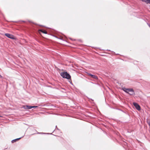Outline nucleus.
<instances>
[{"instance_id": "nucleus-5", "label": "nucleus", "mask_w": 150, "mask_h": 150, "mask_svg": "<svg viewBox=\"0 0 150 150\" xmlns=\"http://www.w3.org/2000/svg\"><path fill=\"white\" fill-rule=\"evenodd\" d=\"M87 74L88 75L91 76L92 78L96 79H98V77L92 74H91L89 73H87Z\"/></svg>"}, {"instance_id": "nucleus-14", "label": "nucleus", "mask_w": 150, "mask_h": 150, "mask_svg": "<svg viewBox=\"0 0 150 150\" xmlns=\"http://www.w3.org/2000/svg\"><path fill=\"white\" fill-rule=\"evenodd\" d=\"M38 133V134H41V133H42V134H44V133Z\"/></svg>"}, {"instance_id": "nucleus-8", "label": "nucleus", "mask_w": 150, "mask_h": 150, "mask_svg": "<svg viewBox=\"0 0 150 150\" xmlns=\"http://www.w3.org/2000/svg\"><path fill=\"white\" fill-rule=\"evenodd\" d=\"M21 137L20 138H17V139H13V140H12V141H11V142L12 143H13L14 142H16V141L17 140H19L20 139H21Z\"/></svg>"}, {"instance_id": "nucleus-4", "label": "nucleus", "mask_w": 150, "mask_h": 150, "mask_svg": "<svg viewBox=\"0 0 150 150\" xmlns=\"http://www.w3.org/2000/svg\"><path fill=\"white\" fill-rule=\"evenodd\" d=\"M133 105L138 110H141L140 107L138 103H133Z\"/></svg>"}, {"instance_id": "nucleus-10", "label": "nucleus", "mask_w": 150, "mask_h": 150, "mask_svg": "<svg viewBox=\"0 0 150 150\" xmlns=\"http://www.w3.org/2000/svg\"><path fill=\"white\" fill-rule=\"evenodd\" d=\"M147 123H148L150 128V120H148L147 121Z\"/></svg>"}, {"instance_id": "nucleus-7", "label": "nucleus", "mask_w": 150, "mask_h": 150, "mask_svg": "<svg viewBox=\"0 0 150 150\" xmlns=\"http://www.w3.org/2000/svg\"><path fill=\"white\" fill-rule=\"evenodd\" d=\"M143 1L145 2L146 3L150 4V0H142Z\"/></svg>"}, {"instance_id": "nucleus-9", "label": "nucleus", "mask_w": 150, "mask_h": 150, "mask_svg": "<svg viewBox=\"0 0 150 150\" xmlns=\"http://www.w3.org/2000/svg\"><path fill=\"white\" fill-rule=\"evenodd\" d=\"M39 30V31L42 32V33H45V34H47V32L45 30H44L42 29H40Z\"/></svg>"}, {"instance_id": "nucleus-2", "label": "nucleus", "mask_w": 150, "mask_h": 150, "mask_svg": "<svg viewBox=\"0 0 150 150\" xmlns=\"http://www.w3.org/2000/svg\"><path fill=\"white\" fill-rule=\"evenodd\" d=\"M60 75L63 78H66L68 79H70L71 77L69 74L67 72L61 73Z\"/></svg>"}, {"instance_id": "nucleus-11", "label": "nucleus", "mask_w": 150, "mask_h": 150, "mask_svg": "<svg viewBox=\"0 0 150 150\" xmlns=\"http://www.w3.org/2000/svg\"><path fill=\"white\" fill-rule=\"evenodd\" d=\"M31 107H32V108H35L38 107L37 106H31Z\"/></svg>"}, {"instance_id": "nucleus-6", "label": "nucleus", "mask_w": 150, "mask_h": 150, "mask_svg": "<svg viewBox=\"0 0 150 150\" xmlns=\"http://www.w3.org/2000/svg\"><path fill=\"white\" fill-rule=\"evenodd\" d=\"M23 108L25 109H30L32 108V107L28 105H24L23 106Z\"/></svg>"}, {"instance_id": "nucleus-3", "label": "nucleus", "mask_w": 150, "mask_h": 150, "mask_svg": "<svg viewBox=\"0 0 150 150\" xmlns=\"http://www.w3.org/2000/svg\"><path fill=\"white\" fill-rule=\"evenodd\" d=\"M5 36H6V37H7L8 38H9L13 40L15 39V38L14 36L12 35H11L9 33H5Z\"/></svg>"}, {"instance_id": "nucleus-13", "label": "nucleus", "mask_w": 150, "mask_h": 150, "mask_svg": "<svg viewBox=\"0 0 150 150\" xmlns=\"http://www.w3.org/2000/svg\"><path fill=\"white\" fill-rule=\"evenodd\" d=\"M56 128H57V129L58 130H59V129L57 127V126H56Z\"/></svg>"}, {"instance_id": "nucleus-1", "label": "nucleus", "mask_w": 150, "mask_h": 150, "mask_svg": "<svg viewBox=\"0 0 150 150\" xmlns=\"http://www.w3.org/2000/svg\"><path fill=\"white\" fill-rule=\"evenodd\" d=\"M122 89L125 92L130 95H132L135 94L134 91L132 88H126L125 87H123Z\"/></svg>"}, {"instance_id": "nucleus-12", "label": "nucleus", "mask_w": 150, "mask_h": 150, "mask_svg": "<svg viewBox=\"0 0 150 150\" xmlns=\"http://www.w3.org/2000/svg\"><path fill=\"white\" fill-rule=\"evenodd\" d=\"M148 26H149V27L150 28V24H148Z\"/></svg>"}]
</instances>
